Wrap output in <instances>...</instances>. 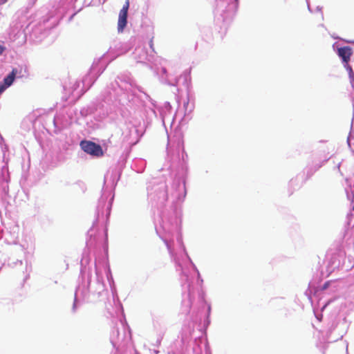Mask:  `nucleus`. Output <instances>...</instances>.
<instances>
[{"label":"nucleus","instance_id":"obj_6","mask_svg":"<svg viewBox=\"0 0 354 354\" xmlns=\"http://www.w3.org/2000/svg\"><path fill=\"white\" fill-rule=\"evenodd\" d=\"M6 85L0 84V95L7 88Z\"/></svg>","mask_w":354,"mask_h":354},{"label":"nucleus","instance_id":"obj_4","mask_svg":"<svg viewBox=\"0 0 354 354\" xmlns=\"http://www.w3.org/2000/svg\"><path fill=\"white\" fill-rule=\"evenodd\" d=\"M17 73V70L16 68H13L12 72L3 79V84L6 85L7 87L11 86L15 80Z\"/></svg>","mask_w":354,"mask_h":354},{"label":"nucleus","instance_id":"obj_1","mask_svg":"<svg viewBox=\"0 0 354 354\" xmlns=\"http://www.w3.org/2000/svg\"><path fill=\"white\" fill-rule=\"evenodd\" d=\"M80 146L84 152L90 155L100 157L104 154L101 146L93 142L84 140L80 142Z\"/></svg>","mask_w":354,"mask_h":354},{"label":"nucleus","instance_id":"obj_2","mask_svg":"<svg viewBox=\"0 0 354 354\" xmlns=\"http://www.w3.org/2000/svg\"><path fill=\"white\" fill-rule=\"evenodd\" d=\"M129 8V0H126L125 4L120 10L118 21V32H122L127 24V13Z\"/></svg>","mask_w":354,"mask_h":354},{"label":"nucleus","instance_id":"obj_3","mask_svg":"<svg viewBox=\"0 0 354 354\" xmlns=\"http://www.w3.org/2000/svg\"><path fill=\"white\" fill-rule=\"evenodd\" d=\"M338 55L342 59L343 62L348 63L350 61L352 55V49L349 46L339 48L337 50Z\"/></svg>","mask_w":354,"mask_h":354},{"label":"nucleus","instance_id":"obj_5","mask_svg":"<svg viewBox=\"0 0 354 354\" xmlns=\"http://www.w3.org/2000/svg\"><path fill=\"white\" fill-rule=\"evenodd\" d=\"M348 70H349V77L351 79V84L353 86H354V73L352 70V68L348 66Z\"/></svg>","mask_w":354,"mask_h":354},{"label":"nucleus","instance_id":"obj_7","mask_svg":"<svg viewBox=\"0 0 354 354\" xmlns=\"http://www.w3.org/2000/svg\"><path fill=\"white\" fill-rule=\"evenodd\" d=\"M4 51V48L0 45V55L3 53V52Z\"/></svg>","mask_w":354,"mask_h":354}]
</instances>
